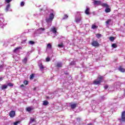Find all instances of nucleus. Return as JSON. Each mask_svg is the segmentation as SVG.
Wrapping results in <instances>:
<instances>
[{
	"label": "nucleus",
	"mask_w": 125,
	"mask_h": 125,
	"mask_svg": "<svg viewBox=\"0 0 125 125\" xmlns=\"http://www.w3.org/2000/svg\"><path fill=\"white\" fill-rule=\"evenodd\" d=\"M102 6H103V7L106 8L104 10L105 13H109V12H111V8H110V6L108 5V4L106 3H103V4H102Z\"/></svg>",
	"instance_id": "nucleus-1"
},
{
	"label": "nucleus",
	"mask_w": 125,
	"mask_h": 125,
	"mask_svg": "<svg viewBox=\"0 0 125 125\" xmlns=\"http://www.w3.org/2000/svg\"><path fill=\"white\" fill-rule=\"evenodd\" d=\"M54 14H50L49 18L46 19V22H47V23H48V22L52 21L53 19H54Z\"/></svg>",
	"instance_id": "nucleus-2"
},
{
	"label": "nucleus",
	"mask_w": 125,
	"mask_h": 125,
	"mask_svg": "<svg viewBox=\"0 0 125 125\" xmlns=\"http://www.w3.org/2000/svg\"><path fill=\"white\" fill-rule=\"evenodd\" d=\"M91 45L94 46V47H98L99 46V43L97 41H93L91 42Z\"/></svg>",
	"instance_id": "nucleus-3"
},
{
	"label": "nucleus",
	"mask_w": 125,
	"mask_h": 125,
	"mask_svg": "<svg viewBox=\"0 0 125 125\" xmlns=\"http://www.w3.org/2000/svg\"><path fill=\"white\" fill-rule=\"evenodd\" d=\"M120 122H125V111L122 112Z\"/></svg>",
	"instance_id": "nucleus-4"
},
{
	"label": "nucleus",
	"mask_w": 125,
	"mask_h": 125,
	"mask_svg": "<svg viewBox=\"0 0 125 125\" xmlns=\"http://www.w3.org/2000/svg\"><path fill=\"white\" fill-rule=\"evenodd\" d=\"M9 116L10 118H14L15 117V111L13 110L10 111Z\"/></svg>",
	"instance_id": "nucleus-5"
},
{
	"label": "nucleus",
	"mask_w": 125,
	"mask_h": 125,
	"mask_svg": "<svg viewBox=\"0 0 125 125\" xmlns=\"http://www.w3.org/2000/svg\"><path fill=\"white\" fill-rule=\"evenodd\" d=\"M94 4L95 5H101V6H102V4H103V3H102L101 1L100 0H94Z\"/></svg>",
	"instance_id": "nucleus-6"
},
{
	"label": "nucleus",
	"mask_w": 125,
	"mask_h": 125,
	"mask_svg": "<svg viewBox=\"0 0 125 125\" xmlns=\"http://www.w3.org/2000/svg\"><path fill=\"white\" fill-rule=\"evenodd\" d=\"M101 83H102V81L99 80H95L93 81V84H95L96 85H97V84H101Z\"/></svg>",
	"instance_id": "nucleus-7"
},
{
	"label": "nucleus",
	"mask_w": 125,
	"mask_h": 125,
	"mask_svg": "<svg viewBox=\"0 0 125 125\" xmlns=\"http://www.w3.org/2000/svg\"><path fill=\"white\" fill-rule=\"evenodd\" d=\"M56 67H57V68H62L63 67L62 62H58L56 65Z\"/></svg>",
	"instance_id": "nucleus-8"
},
{
	"label": "nucleus",
	"mask_w": 125,
	"mask_h": 125,
	"mask_svg": "<svg viewBox=\"0 0 125 125\" xmlns=\"http://www.w3.org/2000/svg\"><path fill=\"white\" fill-rule=\"evenodd\" d=\"M90 9L88 7H87L86 8V10H85V13L86 14V15H90Z\"/></svg>",
	"instance_id": "nucleus-9"
},
{
	"label": "nucleus",
	"mask_w": 125,
	"mask_h": 125,
	"mask_svg": "<svg viewBox=\"0 0 125 125\" xmlns=\"http://www.w3.org/2000/svg\"><path fill=\"white\" fill-rule=\"evenodd\" d=\"M78 106V104H70V107L72 109H76Z\"/></svg>",
	"instance_id": "nucleus-10"
},
{
	"label": "nucleus",
	"mask_w": 125,
	"mask_h": 125,
	"mask_svg": "<svg viewBox=\"0 0 125 125\" xmlns=\"http://www.w3.org/2000/svg\"><path fill=\"white\" fill-rule=\"evenodd\" d=\"M119 71H120V72H122V73H125V69L122 67V66H120L118 68Z\"/></svg>",
	"instance_id": "nucleus-11"
},
{
	"label": "nucleus",
	"mask_w": 125,
	"mask_h": 125,
	"mask_svg": "<svg viewBox=\"0 0 125 125\" xmlns=\"http://www.w3.org/2000/svg\"><path fill=\"white\" fill-rule=\"evenodd\" d=\"M49 104V103L47 101H43L42 105L43 106H47V104Z\"/></svg>",
	"instance_id": "nucleus-12"
},
{
	"label": "nucleus",
	"mask_w": 125,
	"mask_h": 125,
	"mask_svg": "<svg viewBox=\"0 0 125 125\" xmlns=\"http://www.w3.org/2000/svg\"><path fill=\"white\" fill-rule=\"evenodd\" d=\"M18 49H22V47H17L13 50V52H16Z\"/></svg>",
	"instance_id": "nucleus-13"
},
{
	"label": "nucleus",
	"mask_w": 125,
	"mask_h": 125,
	"mask_svg": "<svg viewBox=\"0 0 125 125\" xmlns=\"http://www.w3.org/2000/svg\"><path fill=\"white\" fill-rule=\"evenodd\" d=\"M22 63L24 64H27V62L28 61V59L27 58H25L23 60H22Z\"/></svg>",
	"instance_id": "nucleus-14"
},
{
	"label": "nucleus",
	"mask_w": 125,
	"mask_h": 125,
	"mask_svg": "<svg viewBox=\"0 0 125 125\" xmlns=\"http://www.w3.org/2000/svg\"><path fill=\"white\" fill-rule=\"evenodd\" d=\"M7 88V85H2L1 87V89L2 90H3V89H6Z\"/></svg>",
	"instance_id": "nucleus-15"
},
{
	"label": "nucleus",
	"mask_w": 125,
	"mask_h": 125,
	"mask_svg": "<svg viewBox=\"0 0 125 125\" xmlns=\"http://www.w3.org/2000/svg\"><path fill=\"white\" fill-rule=\"evenodd\" d=\"M9 8H10V4H8L7 5L6 7V8H5L6 11H8L9 10Z\"/></svg>",
	"instance_id": "nucleus-16"
},
{
	"label": "nucleus",
	"mask_w": 125,
	"mask_h": 125,
	"mask_svg": "<svg viewBox=\"0 0 125 125\" xmlns=\"http://www.w3.org/2000/svg\"><path fill=\"white\" fill-rule=\"evenodd\" d=\"M39 66L40 67V69L41 70H42L43 69H44V67H43V65H42V63H41L39 65Z\"/></svg>",
	"instance_id": "nucleus-17"
},
{
	"label": "nucleus",
	"mask_w": 125,
	"mask_h": 125,
	"mask_svg": "<svg viewBox=\"0 0 125 125\" xmlns=\"http://www.w3.org/2000/svg\"><path fill=\"white\" fill-rule=\"evenodd\" d=\"M34 122H36V119H35V118H30L29 124H32V123H34Z\"/></svg>",
	"instance_id": "nucleus-18"
},
{
	"label": "nucleus",
	"mask_w": 125,
	"mask_h": 125,
	"mask_svg": "<svg viewBox=\"0 0 125 125\" xmlns=\"http://www.w3.org/2000/svg\"><path fill=\"white\" fill-rule=\"evenodd\" d=\"M52 32H53V33H54V34H56V28L55 27H53V28L51 29Z\"/></svg>",
	"instance_id": "nucleus-19"
},
{
	"label": "nucleus",
	"mask_w": 125,
	"mask_h": 125,
	"mask_svg": "<svg viewBox=\"0 0 125 125\" xmlns=\"http://www.w3.org/2000/svg\"><path fill=\"white\" fill-rule=\"evenodd\" d=\"M96 37L97 38V39H100V38L102 37V35L100 34H97L96 35Z\"/></svg>",
	"instance_id": "nucleus-20"
},
{
	"label": "nucleus",
	"mask_w": 125,
	"mask_h": 125,
	"mask_svg": "<svg viewBox=\"0 0 125 125\" xmlns=\"http://www.w3.org/2000/svg\"><path fill=\"white\" fill-rule=\"evenodd\" d=\"M97 28H98V26H96L95 24H93L92 26H91V29H97Z\"/></svg>",
	"instance_id": "nucleus-21"
},
{
	"label": "nucleus",
	"mask_w": 125,
	"mask_h": 125,
	"mask_svg": "<svg viewBox=\"0 0 125 125\" xmlns=\"http://www.w3.org/2000/svg\"><path fill=\"white\" fill-rule=\"evenodd\" d=\"M70 66H73L74 65H76V62L75 61H72L70 63H69Z\"/></svg>",
	"instance_id": "nucleus-22"
},
{
	"label": "nucleus",
	"mask_w": 125,
	"mask_h": 125,
	"mask_svg": "<svg viewBox=\"0 0 125 125\" xmlns=\"http://www.w3.org/2000/svg\"><path fill=\"white\" fill-rule=\"evenodd\" d=\"M32 110H33V108L31 107H28L26 108V111H27V112H31Z\"/></svg>",
	"instance_id": "nucleus-23"
},
{
	"label": "nucleus",
	"mask_w": 125,
	"mask_h": 125,
	"mask_svg": "<svg viewBox=\"0 0 125 125\" xmlns=\"http://www.w3.org/2000/svg\"><path fill=\"white\" fill-rule=\"evenodd\" d=\"M34 78H35V74H32L30 76V80H34Z\"/></svg>",
	"instance_id": "nucleus-24"
},
{
	"label": "nucleus",
	"mask_w": 125,
	"mask_h": 125,
	"mask_svg": "<svg viewBox=\"0 0 125 125\" xmlns=\"http://www.w3.org/2000/svg\"><path fill=\"white\" fill-rule=\"evenodd\" d=\"M111 21H112V20H111L110 19L107 20V21L105 22L106 25H109V24H110V22H111Z\"/></svg>",
	"instance_id": "nucleus-25"
},
{
	"label": "nucleus",
	"mask_w": 125,
	"mask_h": 125,
	"mask_svg": "<svg viewBox=\"0 0 125 125\" xmlns=\"http://www.w3.org/2000/svg\"><path fill=\"white\" fill-rule=\"evenodd\" d=\"M75 21L77 23H79V22H80L81 21V18H76Z\"/></svg>",
	"instance_id": "nucleus-26"
},
{
	"label": "nucleus",
	"mask_w": 125,
	"mask_h": 125,
	"mask_svg": "<svg viewBox=\"0 0 125 125\" xmlns=\"http://www.w3.org/2000/svg\"><path fill=\"white\" fill-rule=\"evenodd\" d=\"M23 83H24V84H25V85H27V84H29V82L28 81H24V82H23Z\"/></svg>",
	"instance_id": "nucleus-27"
},
{
	"label": "nucleus",
	"mask_w": 125,
	"mask_h": 125,
	"mask_svg": "<svg viewBox=\"0 0 125 125\" xmlns=\"http://www.w3.org/2000/svg\"><path fill=\"white\" fill-rule=\"evenodd\" d=\"M58 46V47H64V45H63L62 43H61V44H59Z\"/></svg>",
	"instance_id": "nucleus-28"
},
{
	"label": "nucleus",
	"mask_w": 125,
	"mask_h": 125,
	"mask_svg": "<svg viewBox=\"0 0 125 125\" xmlns=\"http://www.w3.org/2000/svg\"><path fill=\"white\" fill-rule=\"evenodd\" d=\"M112 47H113V48H117V44L116 43H113L112 44Z\"/></svg>",
	"instance_id": "nucleus-29"
},
{
	"label": "nucleus",
	"mask_w": 125,
	"mask_h": 125,
	"mask_svg": "<svg viewBox=\"0 0 125 125\" xmlns=\"http://www.w3.org/2000/svg\"><path fill=\"white\" fill-rule=\"evenodd\" d=\"M99 81H101V82H102V80H103V77L100 76L98 77Z\"/></svg>",
	"instance_id": "nucleus-30"
},
{
	"label": "nucleus",
	"mask_w": 125,
	"mask_h": 125,
	"mask_svg": "<svg viewBox=\"0 0 125 125\" xmlns=\"http://www.w3.org/2000/svg\"><path fill=\"white\" fill-rule=\"evenodd\" d=\"M68 15L65 14V15H64V17H63V20L67 19V18H68Z\"/></svg>",
	"instance_id": "nucleus-31"
},
{
	"label": "nucleus",
	"mask_w": 125,
	"mask_h": 125,
	"mask_svg": "<svg viewBox=\"0 0 125 125\" xmlns=\"http://www.w3.org/2000/svg\"><path fill=\"white\" fill-rule=\"evenodd\" d=\"M109 40L110 41H111V42H113L114 40H115V38H114L113 37H110Z\"/></svg>",
	"instance_id": "nucleus-32"
},
{
	"label": "nucleus",
	"mask_w": 125,
	"mask_h": 125,
	"mask_svg": "<svg viewBox=\"0 0 125 125\" xmlns=\"http://www.w3.org/2000/svg\"><path fill=\"white\" fill-rule=\"evenodd\" d=\"M47 47H48V48H50V49H51L52 47V46L51 45L50 43H48V44H47Z\"/></svg>",
	"instance_id": "nucleus-33"
},
{
	"label": "nucleus",
	"mask_w": 125,
	"mask_h": 125,
	"mask_svg": "<svg viewBox=\"0 0 125 125\" xmlns=\"http://www.w3.org/2000/svg\"><path fill=\"white\" fill-rule=\"evenodd\" d=\"M44 30H45V29H44V28L41 27L38 29V31H41V30L44 31Z\"/></svg>",
	"instance_id": "nucleus-34"
},
{
	"label": "nucleus",
	"mask_w": 125,
	"mask_h": 125,
	"mask_svg": "<svg viewBox=\"0 0 125 125\" xmlns=\"http://www.w3.org/2000/svg\"><path fill=\"white\" fill-rule=\"evenodd\" d=\"M29 43H30V44H35V42L30 41L29 42Z\"/></svg>",
	"instance_id": "nucleus-35"
},
{
	"label": "nucleus",
	"mask_w": 125,
	"mask_h": 125,
	"mask_svg": "<svg viewBox=\"0 0 125 125\" xmlns=\"http://www.w3.org/2000/svg\"><path fill=\"white\" fill-rule=\"evenodd\" d=\"M50 61V58L49 57H47L46 58V62H49Z\"/></svg>",
	"instance_id": "nucleus-36"
},
{
	"label": "nucleus",
	"mask_w": 125,
	"mask_h": 125,
	"mask_svg": "<svg viewBox=\"0 0 125 125\" xmlns=\"http://www.w3.org/2000/svg\"><path fill=\"white\" fill-rule=\"evenodd\" d=\"M24 5H25V2H24V1H22L21 3V6H24Z\"/></svg>",
	"instance_id": "nucleus-37"
},
{
	"label": "nucleus",
	"mask_w": 125,
	"mask_h": 125,
	"mask_svg": "<svg viewBox=\"0 0 125 125\" xmlns=\"http://www.w3.org/2000/svg\"><path fill=\"white\" fill-rule=\"evenodd\" d=\"M5 1L7 2V3H9V2L12 1V0H5Z\"/></svg>",
	"instance_id": "nucleus-38"
},
{
	"label": "nucleus",
	"mask_w": 125,
	"mask_h": 125,
	"mask_svg": "<svg viewBox=\"0 0 125 125\" xmlns=\"http://www.w3.org/2000/svg\"><path fill=\"white\" fill-rule=\"evenodd\" d=\"M8 85L9 86H13V83H8Z\"/></svg>",
	"instance_id": "nucleus-39"
},
{
	"label": "nucleus",
	"mask_w": 125,
	"mask_h": 125,
	"mask_svg": "<svg viewBox=\"0 0 125 125\" xmlns=\"http://www.w3.org/2000/svg\"><path fill=\"white\" fill-rule=\"evenodd\" d=\"M20 121H18V122H16L14 123V125H18V124H20Z\"/></svg>",
	"instance_id": "nucleus-40"
},
{
	"label": "nucleus",
	"mask_w": 125,
	"mask_h": 125,
	"mask_svg": "<svg viewBox=\"0 0 125 125\" xmlns=\"http://www.w3.org/2000/svg\"><path fill=\"white\" fill-rule=\"evenodd\" d=\"M108 87H109V86H108V85H105L104 86V89H107L108 88Z\"/></svg>",
	"instance_id": "nucleus-41"
},
{
	"label": "nucleus",
	"mask_w": 125,
	"mask_h": 125,
	"mask_svg": "<svg viewBox=\"0 0 125 125\" xmlns=\"http://www.w3.org/2000/svg\"><path fill=\"white\" fill-rule=\"evenodd\" d=\"M4 66V65L3 64L0 65V69H2V68H3Z\"/></svg>",
	"instance_id": "nucleus-42"
},
{
	"label": "nucleus",
	"mask_w": 125,
	"mask_h": 125,
	"mask_svg": "<svg viewBox=\"0 0 125 125\" xmlns=\"http://www.w3.org/2000/svg\"><path fill=\"white\" fill-rule=\"evenodd\" d=\"M24 84H22L20 85V87H24Z\"/></svg>",
	"instance_id": "nucleus-43"
},
{
	"label": "nucleus",
	"mask_w": 125,
	"mask_h": 125,
	"mask_svg": "<svg viewBox=\"0 0 125 125\" xmlns=\"http://www.w3.org/2000/svg\"><path fill=\"white\" fill-rule=\"evenodd\" d=\"M45 97L46 99H49V97L46 96Z\"/></svg>",
	"instance_id": "nucleus-44"
},
{
	"label": "nucleus",
	"mask_w": 125,
	"mask_h": 125,
	"mask_svg": "<svg viewBox=\"0 0 125 125\" xmlns=\"http://www.w3.org/2000/svg\"><path fill=\"white\" fill-rule=\"evenodd\" d=\"M2 80H3V77H0V81H2Z\"/></svg>",
	"instance_id": "nucleus-45"
},
{
	"label": "nucleus",
	"mask_w": 125,
	"mask_h": 125,
	"mask_svg": "<svg viewBox=\"0 0 125 125\" xmlns=\"http://www.w3.org/2000/svg\"><path fill=\"white\" fill-rule=\"evenodd\" d=\"M87 125H92V123H89L87 124Z\"/></svg>",
	"instance_id": "nucleus-46"
},
{
	"label": "nucleus",
	"mask_w": 125,
	"mask_h": 125,
	"mask_svg": "<svg viewBox=\"0 0 125 125\" xmlns=\"http://www.w3.org/2000/svg\"><path fill=\"white\" fill-rule=\"evenodd\" d=\"M65 75H69V73H64Z\"/></svg>",
	"instance_id": "nucleus-47"
},
{
	"label": "nucleus",
	"mask_w": 125,
	"mask_h": 125,
	"mask_svg": "<svg viewBox=\"0 0 125 125\" xmlns=\"http://www.w3.org/2000/svg\"><path fill=\"white\" fill-rule=\"evenodd\" d=\"M26 42V40H24V42Z\"/></svg>",
	"instance_id": "nucleus-48"
},
{
	"label": "nucleus",
	"mask_w": 125,
	"mask_h": 125,
	"mask_svg": "<svg viewBox=\"0 0 125 125\" xmlns=\"http://www.w3.org/2000/svg\"><path fill=\"white\" fill-rule=\"evenodd\" d=\"M124 26H125V23H124Z\"/></svg>",
	"instance_id": "nucleus-49"
}]
</instances>
